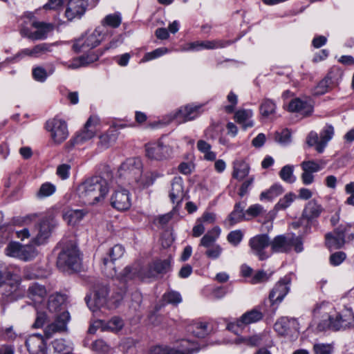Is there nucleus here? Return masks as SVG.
<instances>
[{
  "mask_svg": "<svg viewBox=\"0 0 354 354\" xmlns=\"http://www.w3.org/2000/svg\"><path fill=\"white\" fill-rule=\"evenodd\" d=\"M325 306H317L314 310L315 317H321L317 328L322 331L326 329L333 330H345L353 325L354 315L351 309L345 308L339 313L330 315L325 312Z\"/></svg>",
  "mask_w": 354,
  "mask_h": 354,
  "instance_id": "nucleus-1",
  "label": "nucleus"
},
{
  "mask_svg": "<svg viewBox=\"0 0 354 354\" xmlns=\"http://www.w3.org/2000/svg\"><path fill=\"white\" fill-rule=\"evenodd\" d=\"M77 192L84 203L95 205L104 201L109 192V185L104 178L93 176L81 183Z\"/></svg>",
  "mask_w": 354,
  "mask_h": 354,
  "instance_id": "nucleus-2",
  "label": "nucleus"
},
{
  "mask_svg": "<svg viewBox=\"0 0 354 354\" xmlns=\"http://www.w3.org/2000/svg\"><path fill=\"white\" fill-rule=\"evenodd\" d=\"M354 238V227L350 224H342L337 227L333 233L326 234V243L328 248L338 249L342 248L346 239Z\"/></svg>",
  "mask_w": 354,
  "mask_h": 354,
  "instance_id": "nucleus-3",
  "label": "nucleus"
},
{
  "mask_svg": "<svg viewBox=\"0 0 354 354\" xmlns=\"http://www.w3.org/2000/svg\"><path fill=\"white\" fill-rule=\"evenodd\" d=\"M270 247L272 252L283 253L288 252L292 248H295L297 252L303 250L302 241L299 236L292 235L291 236H286L284 235H279L275 236L272 241L270 240Z\"/></svg>",
  "mask_w": 354,
  "mask_h": 354,
  "instance_id": "nucleus-4",
  "label": "nucleus"
},
{
  "mask_svg": "<svg viewBox=\"0 0 354 354\" xmlns=\"http://www.w3.org/2000/svg\"><path fill=\"white\" fill-rule=\"evenodd\" d=\"M21 278L14 273H8L4 282L0 285L2 287V295L10 300H15L22 297L24 290L21 286Z\"/></svg>",
  "mask_w": 354,
  "mask_h": 354,
  "instance_id": "nucleus-5",
  "label": "nucleus"
},
{
  "mask_svg": "<svg viewBox=\"0 0 354 354\" xmlns=\"http://www.w3.org/2000/svg\"><path fill=\"white\" fill-rule=\"evenodd\" d=\"M334 127L331 124H326L321 131L319 136L315 131H311L307 137V144L315 146L319 153H322L328 142L333 138Z\"/></svg>",
  "mask_w": 354,
  "mask_h": 354,
  "instance_id": "nucleus-6",
  "label": "nucleus"
},
{
  "mask_svg": "<svg viewBox=\"0 0 354 354\" xmlns=\"http://www.w3.org/2000/svg\"><path fill=\"white\" fill-rule=\"evenodd\" d=\"M251 252L257 256L260 261L267 259L270 254L266 249L270 245V239L268 234H261L252 237L248 242Z\"/></svg>",
  "mask_w": 354,
  "mask_h": 354,
  "instance_id": "nucleus-7",
  "label": "nucleus"
},
{
  "mask_svg": "<svg viewBox=\"0 0 354 354\" xmlns=\"http://www.w3.org/2000/svg\"><path fill=\"white\" fill-rule=\"evenodd\" d=\"M57 263L63 269L77 270L80 266V258L77 248L71 246L64 249L58 256Z\"/></svg>",
  "mask_w": 354,
  "mask_h": 354,
  "instance_id": "nucleus-8",
  "label": "nucleus"
},
{
  "mask_svg": "<svg viewBox=\"0 0 354 354\" xmlns=\"http://www.w3.org/2000/svg\"><path fill=\"white\" fill-rule=\"evenodd\" d=\"M194 343L187 339L180 341L178 346L171 347L168 346H156L150 351V354H192L193 352L198 351Z\"/></svg>",
  "mask_w": 354,
  "mask_h": 354,
  "instance_id": "nucleus-9",
  "label": "nucleus"
},
{
  "mask_svg": "<svg viewBox=\"0 0 354 354\" xmlns=\"http://www.w3.org/2000/svg\"><path fill=\"white\" fill-rule=\"evenodd\" d=\"M100 41L101 32L95 29L91 33L76 39L73 45V50L77 53L86 52L97 46Z\"/></svg>",
  "mask_w": 354,
  "mask_h": 354,
  "instance_id": "nucleus-10",
  "label": "nucleus"
},
{
  "mask_svg": "<svg viewBox=\"0 0 354 354\" xmlns=\"http://www.w3.org/2000/svg\"><path fill=\"white\" fill-rule=\"evenodd\" d=\"M142 162L138 158H129L120 166L118 172L120 176L127 178L130 184H133L136 178L140 176Z\"/></svg>",
  "mask_w": 354,
  "mask_h": 354,
  "instance_id": "nucleus-11",
  "label": "nucleus"
},
{
  "mask_svg": "<svg viewBox=\"0 0 354 354\" xmlns=\"http://www.w3.org/2000/svg\"><path fill=\"white\" fill-rule=\"evenodd\" d=\"M124 248L120 244L115 245L109 252L107 257L102 259V271L108 277L116 276L114 261L121 258L124 254Z\"/></svg>",
  "mask_w": 354,
  "mask_h": 354,
  "instance_id": "nucleus-12",
  "label": "nucleus"
},
{
  "mask_svg": "<svg viewBox=\"0 0 354 354\" xmlns=\"http://www.w3.org/2000/svg\"><path fill=\"white\" fill-rule=\"evenodd\" d=\"M46 129L50 132V137L55 144H60L68 137V132L65 121L53 118L46 122Z\"/></svg>",
  "mask_w": 354,
  "mask_h": 354,
  "instance_id": "nucleus-13",
  "label": "nucleus"
},
{
  "mask_svg": "<svg viewBox=\"0 0 354 354\" xmlns=\"http://www.w3.org/2000/svg\"><path fill=\"white\" fill-rule=\"evenodd\" d=\"M71 319L68 311H63L58 314L55 320L48 324L44 328V336L46 339H50L56 333H63L67 330V324Z\"/></svg>",
  "mask_w": 354,
  "mask_h": 354,
  "instance_id": "nucleus-14",
  "label": "nucleus"
},
{
  "mask_svg": "<svg viewBox=\"0 0 354 354\" xmlns=\"http://www.w3.org/2000/svg\"><path fill=\"white\" fill-rule=\"evenodd\" d=\"M54 226L52 220L42 219L32 232V243L37 245L44 243L49 238Z\"/></svg>",
  "mask_w": 354,
  "mask_h": 354,
  "instance_id": "nucleus-15",
  "label": "nucleus"
},
{
  "mask_svg": "<svg viewBox=\"0 0 354 354\" xmlns=\"http://www.w3.org/2000/svg\"><path fill=\"white\" fill-rule=\"evenodd\" d=\"M146 156L151 160H164L171 157L173 149L169 145L159 142L145 146Z\"/></svg>",
  "mask_w": 354,
  "mask_h": 354,
  "instance_id": "nucleus-16",
  "label": "nucleus"
},
{
  "mask_svg": "<svg viewBox=\"0 0 354 354\" xmlns=\"http://www.w3.org/2000/svg\"><path fill=\"white\" fill-rule=\"evenodd\" d=\"M99 126L100 118L96 115L91 116L84 124V128L77 133L74 138L75 143H83L93 138L99 130Z\"/></svg>",
  "mask_w": 354,
  "mask_h": 354,
  "instance_id": "nucleus-17",
  "label": "nucleus"
},
{
  "mask_svg": "<svg viewBox=\"0 0 354 354\" xmlns=\"http://www.w3.org/2000/svg\"><path fill=\"white\" fill-rule=\"evenodd\" d=\"M291 279L285 276L273 287L269 294V300L272 305L280 304L290 291Z\"/></svg>",
  "mask_w": 354,
  "mask_h": 354,
  "instance_id": "nucleus-18",
  "label": "nucleus"
},
{
  "mask_svg": "<svg viewBox=\"0 0 354 354\" xmlns=\"http://www.w3.org/2000/svg\"><path fill=\"white\" fill-rule=\"evenodd\" d=\"M201 104H187L181 106L171 115V120L183 123L196 118L201 113Z\"/></svg>",
  "mask_w": 354,
  "mask_h": 354,
  "instance_id": "nucleus-19",
  "label": "nucleus"
},
{
  "mask_svg": "<svg viewBox=\"0 0 354 354\" xmlns=\"http://www.w3.org/2000/svg\"><path fill=\"white\" fill-rule=\"evenodd\" d=\"M6 254L9 257L24 261H28L36 255V252L32 247L22 245L18 243H10L6 249Z\"/></svg>",
  "mask_w": 354,
  "mask_h": 354,
  "instance_id": "nucleus-20",
  "label": "nucleus"
},
{
  "mask_svg": "<svg viewBox=\"0 0 354 354\" xmlns=\"http://www.w3.org/2000/svg\"><path fill=\"white\" fill-rule=\"evenodd\" d=\"M108 288L106 286H98L93 297L86 296L85 298L89 309L93 313L103 307L107 301Z\"/></svg>",
  "mask_w": 354,
  "mask_h": 354,
  "instance_id": "nucleus-21",
  "label": "nucleus"
},
{
  "mask_svg": "<svg viewBox=\"0 0 354 354\" xmlns=\"http://www.w3.org/2000/svg\"><path fill=\"white\" fill-rule=\"evenodd\" d=\"M136 275L145 277V274L140 272L138 266H127L122 272L117 275V279L121 284L120 290L118 293L116 301H120L124 294L127 286L126 283L128 281L133 279Z\"/></svg>",
  "mask_w": 354,
  "mask_h": 354,
  "instance_id": "nucleus-22",
  "label": "nucleus"
},
{
  "mask_svg": "<svg viewBox=\"0 0 354 354\" xmlns=\"http://www.w3.org/2000/svg\"><path fill=\"white\" fill-rule=\"evenodd\" d=\"M111 204L119 211L128 209L131 205L129 192L122 188L115 190L111 197Z\"/></svg>",
  "mask_w": 354,
  "mask_h": 354,
  "instance_id": "nucleus-23",
  "label": "nucleus"
},
{
  "mask_svg": "<svg viewBox=\"0 0 354 354\" xmlns=\"http://www.w3.org/2000/svg\"><path fill=\"white\" fill-rule=\"evenodd\" d=\"M88 6V0H68V6L65 16L71 21L76 17H81L85 12Z\"/></svg>",
  "mask_w": 354,
  "mask_h": 354,
  "instance_id": "nucleus-24",
  "label": "nucleus"
},
{
  "mask_svg": "<svg viewBox=\"0 0 354 354\" xmlns=\"http://www.w3.org/2000/svg\"><path fill=\"white\" fill-rule=\"evenodd\" d=\"M26 346L30 354H46V344L41 335L33 334L26 340Z\"/></svg>",
  "mask_w": 354,
  "mask_h": 354,
  "instance_id": "nucleus-25",
  "label": "nucleus"
},
{
  "mask_svg": "<svg viewBox=\"0 0 354 354\" xmlns=\"http://www.w3.org/2000/svg\"><path fill=\"white\" fill-rule=\"evenodd\" d=\"M339 74L334 71H330L327 76L323 79L315 89V95H323L328 91L332 86L337 84L338 82Z\"/></svg>",
  "mask_w": 354,
  "mask_h": 354,
  "instance_id": "nucleus-26",
  "label": "nucleus"
},
{
  "mask_svg": "<svg viewBox=\"0 0 354 354\" xmlns=\"http://www.w3.org/2000/svg\"><path fill=\"white\" fill-rule=\"evenodd\" d=\"M297 322L295 319L281 317L274 324L275 330L281 335H286L297 330Z\"/></svg>",
  "mask_w": 354,
  "mask_h": 354,
  "instance_id": "nucleus-27",
  "label": "nucleus"
},
{
  "mask_svg": "<svg viewBox=\"0 0 354 354\" xmlns=\"http://www.w3.org/2000/svg\"><path fill=\"white\" fill-rule=\"evenodd\" d=\"M27 295L35 304H39L45 300L47 295V290L44 286L34 283L29 286Z\"/></svg>",
  "mask_w": 354,
  "mask_h": 354,
  "instance_id": "nucleus-28",
  "label": "nucleus"
},
{
  "mask_svg": "<svg viewBox=\"0 0 354 354\" xmlns=\"http://www.w3.org/2000/svg\"><path fill=\"white\" fill-rule=\"evenodd\" d=\"M185 196L183 181L180 177H175L171 182L169 198L173 203L179 204Z\"/></svg>",
  "mask_w": 354,
  "mask_h": 354,
  "instance_id": "nucleus-29",
  "label": "nucleus"
},
{
  "mask_svg": "<svg viewBox=\"0 0 354 354\" xmlns=\"http://www.w3.org/2000/svg\"><path fill=\"white\" fill-rule=\"evenodd\" d=\"M288 111L297 112L304 116H307L312 113L313 108L306 102L302 101L299 98H295L289 103Z\"/></svg>",
  "mask_w": 354,
  "mask_h": 354,
  "instance_id": "nucleus-30",
  "label": "nucleus"
},
{
  "mask_svg": "<svg viewBox=\"0 0 354 354\" xmlns=\"http://www.w3.org/2000/svg\"><path fill=\"white\" fill-rule=\"evenodd\" d=\"M124 125L122 124L111 126L106 133L100 136V145L104 148H108L116 140L118 136V129H122Z\"/></svg>",
  "mask_w": 354,
  "mask_h": 354,
  "instance_id": "nucleus-31",
  "label": "nucleus"
},
{
  "mask_svg": "<svg viewBox=\"0 0 354 354\" xmlns=\"http://www.w3.org/2000/svg\"><path fill=\"white\" fill-rule=\"evenodd\" d=\"M170 267L168 260L156 261L149 266L148 270L145 273V277L151 278L156 277L158 274L166 272Z\"/></svg>",
  "mask_w": 354,
  "mask_h": 354,
  "instance_id": "nucleus-32",
  "label": "nucleus"
},
{
  "mask_svg": "<svg viewBox=\"0 0 354 354\" xmlns=\"http://www.w3.org/2000/svg\"><path fill=\"white\" fill-rule=\"evenodd\" d=\"M263 313L257 309L244 313L236 322V326L241 327L243 325H248L260 321L263 318Z\"/></svg>",
  "mask_w": 354,
  "mask_h": 354,
  "instance_id": "nucleus-33",
  "label": "nucleus"
},
{
  "mask_svg": "<svg viewBox=\"0 0 354 354\" xmlns=\"http://www.w3.org/2000/svg\"><path fill=\"white\" fill-rule=\"evenodd\" d=\"M322 211L323 208L321 205L315 201H310L306 205L302 216L308 221H310L319 216Z\"/></svg>",
  "mask_w": 354,
  "mask_h": 354,
  "instance_id": "nucleus-34",
  "label": "nucleus"
},
{
  "mask_svg": "<svg viewBox=\"0 0 354 354\" xmlns=\"http://www.w3.org/2000/svg\"><path fill=\"white\" fill-rule=\"evenodd\" d=\"M87 214L84 209H68L63 214V218L70 225L79 223Z\"/></svg>",
  "mask_w": 354,
  "mask_h": 354,
  "instance_id": "nucleus-35",
  "label": "nucleus"
},
{
  "mask_svg": "<svg viewBox=\"0 0 354 354\" xmlns=\"http://www.w3.org/2000/svg\"><path fill=\"white\" fill-rule=\"evenodd\" d=\"M162 176V174L157 171H149L138 176L133 181V183L136 184L139 187H147L153 184L155 180Z\"/></svg>",
  "mask_w": 354,
  "mask_h": 354,
  "instance_id": "nucleus-36",
  "label": "nucleus"
},
{
  "mask_svg": "<svg viewBox=\"0 0 354 354\" xmlns=\"http://www.w3.org/2000/svg\"><path fill=\"white\" fill-rule=\"evenodd\" d=\"M32 26L37 28V30L32 33L30 37L32 39L39 40L46 37L47 34L53 30V25L39 21H34Z\"/></svg>",
  "mask_w": 354,
  "mask_h": 354,
  "instance_id": "nucleus-37",
  "label": "nucleus"
},
{
  "mask_svg": "<svg viewBox=\"0 0 354 354\" xmlns=\"http://www.w3.org/2000/svg\"><path fill=\"white\" fill-rule=\"evenodd\" d=\"M252 115L251 110L242 109L235 113L234 118L236 122L241 124L243 129H245L254 125V122L251 120Z\"/></svg>",
  "mask_w": 354,
  "mask_h": 354,
  "instance_id": "nucleus-38",
  "label": "nucleus"
},
{
  "mask_svg": "<svg viewBox=\"0 0 354 354\" xmlns=\"http://www.w3.org/2000/svg\"><path fill=\"white\" fill-rule=\"evenodd\" d=\"M245 203H237L232 212L229 215L230 225L232 226L243 220H246V213L244 212Z\"/></svg>",
  "mask_w": 354,
  "mask_h": 354,
  "instance_id": "nucleus-39",
  "label": "nucleus"
},
{
  "mask_svg": "<svg viewBox=\"0 0 354 354\" xmlns=\"http://www.w3.org/2000/svg\"><path fill=\"white\" fill-rule=\"evenodd\" d=\"M250 167L247 162L243 160H238L234 163L232 177L238 180H243L248 176Z\"/></svg>",
  "mask_w": 354,
  "mask_h": 354,
  "instance_id": "nucleus-40",
  "label": "nucleus"
},
{
  "mask_svg": "<svg viewBox=\"0 0 354 354\" xmlns=\"http://www.w3.org/2000/svg\"><path fill=\"white\" fill-rule=\"evenodd\" d=\"M97 55L93 54L91 55H82L76 57L72 60L71 64L67 65V67L71 69H76L80 67H84L97 60Z\"/></svg>",
  "mask_w": 354,
  "mask_h": 354,
  "instance_id": "nucleus-41",
  "label": "nucleus"
},
{
  "mask_svg": "<svg viewBox=\"0 0 354 354\" xmlns=\"http://www.w3.org/2000/svg\"><path fill=\"white\" fill-rule=\"evenodd\" d=\"M220 234L221 228L218 226L214 227L202 237L200 245L205 248L214 245L213 243L218 239Z\"/></svg>",
  "mask_w": 354,
  "mask_h": 354,
  "instance_id": "nucleus-42",
  "label": "nucleus"
},
{
  "mask_svg": "<svg viewBox=\"0 0 354 354\" xmlns=\"http://www.w3.org/2000/svg\"><path fill=\"white\" fill-rule=\"evenodd\" d=\"M65 302L64 295L56 293L51 295L48 301V309L52 313H58Z\"/></svg>",
  "mask_w": 354,
  "mask_h": 354,
  "instance_id": "nucleus-43",
  "label": "nucleus"
},
{
  "mask_svg": "<svg viewBox=\"0 0 354 354\" xmlns=\"http://www.w3.org/2000/svg\"><path fill=\"white\" fill-rule=\"evenodd\" d=\"M325 166L323 160H304L301 163L302 171L310 173H316L321 171Z\"/></svg>",
  "mask_w": 354,
  "mask_h": 354,
  "instance_id": "nucleus-44",
  "label": "nucleus"
},
{
  "mask_svg": "<svg viewBox=\"0 0 354 354\" xmlns=\"http://www.w3.org/2000/svg\"><path fill=\"white\" fill-rule=\"evenodd\" d=\"M283 192V187L279 184H274L270 188L260 194V200L272 201Z\"/></svg>",
  "mask_w": 354,
  "mask_h": 354,
  "instance_id": "nucleus-45",
  "label": "nucleus"
},
{
  "mask_svg": "<svg viewBox=\"0 0 354 354\" xmlns=\"http://www.w3.org/2000/svg\"><path fill=\"white\" fill-rule=\"evenodd\" d=\"M189 331L198 337H204L208 333L207 324L205 322H196L189 327Z\"/></svg>",
  "mask_w": 354,
  "mask_h": 354,
  "instance_id": "nucleus-46",
  "label": "nucleus"
},
{
  "mask_svg": "<svg viewBox=\"0 0 354 354\" xmlns=\"http://www.w3.org/2000/svg\"><path fill=\"white\" fill-rule=\"evenodd\" d=\"M53 349L57 353H68L73 350V344L64 339H57L52 342Z\"/></svg>",
  "mask_w": 354,
  "mask_h": 354,
  "instance_id": "nucleus-47",
  "label": "nucleus"
},
{
  "mask_svg": "<svg viewBox=\"0 0 354 354\" xmlns=\"http://www.w3.org/2000/svg\"><path fill=\"white\" fill-rule=\"evenodd\" d=\"M294 166L286 165L281 168L279 171V176L284 182L288 183H293L296 181V176L293 174Z\"/></svg>",
  "mask_w": 354,
  "mask_h": 354,
  "instance_id": "nucleus-48",
  "label": "nucleus"
},
{
  "mask_svg": "<svg viewBox=\"0 0 354 354\" xmlns=\"http://www.w3.org/2000/svg\"><path fill=\"white\" fill-rule=\"evenodd\" d=\"M122 22V17L119 12L106 15L102 21V26H109L113 28H118Z\"/></svg>",
  "mask_w": 354,
  "mask_h": 354,
  "instance_id": "nucleus-49",
  "label": "nucleus"
},
{
  "mask_svg": "<svg viewBox=\"0 0 354 354\" xmlns=\"http://www.w3.org/2000/svg\"><path fill=\"white\" fill-rule=\"evenodd\" d=\"M124 326V322L122 319L115 317L108 321L104 326L103 329L118 333Z\"/></svg>",
  "mask_w": 354,
  "mask_h": 354,
  "instance_id": "nucleus-50",
  "label": "nucleus"
},
{
  "mask_svg": "<svg viewBox=\"0 0 354 354\" xmlns=\"http://www.w3.org/2000/svg\"><path fill=\"white\" fill-rule=\"evenodd\" d=\"M275 109V103L270 99H264L260 106V113L264 117H268L274 113Z\"/></svg>",
  "mask_w": 354,
  "mask_h": 354,
  "instance_id": "nucleus-51",
  "label": "nucleus"
},
{
  "mask_svg": "<svg viewBox=\"0 0 354 354\" xmlns=\"http://www.w3.org/2000/svg\"><path fill=\"white\" fill-rule=\"evenodd\" d=\"M296 197V195L292 192L286 194L283 198H280L278 203L275 205V209H286L290 206L292 203L295 200Z\"/></svg>",
  "mask_w": 354,
  "mask_h": 354,
  "instance_id": "nucleus-52",
  "label": "nucleus"
},
{
  "mask_svg": "<svg viewBox=\"0 0 354 354\" xmlns=\"http://www.w3.org/2000/svg\"><path fill=\"white\" fill-rule=\"evenodd\" d=\"M56 190V187L54 185L50 183H45L42 184L37 192L36 196L39 198H43L48 197L53 194Z\"/></svg>",
  "mask_w": 354,
  "mask_h": 354,
  "instance_id": "nucleus-53",
  "label": "nucleus"
},
{
  "mask_svg": "<svg viewBox=\"0 0 354 354\" xmlns=\"http://www.w3.org/2000/svg\"><path fill=\"white\" fill-rule=\"evenodd\" d=\"M230 42L229 41L224 40H212V41H205L200 43L201 49H216L221 48L229 45Z\"/></svg>",
  "mask_w": 354,
  "mask_h": 354,
  "instance_id": "nucleus-54",
  "label": "nucleus"
},
{
  "mask_svg": "<svg viewBox=\"0 0 354 354\" xmlns=\"http://www.w3.org/2000/svg\"><path fill=\"white\" fill-rule=\"evenodd\" d=\"M265 212L262 205L259 204H254L250 205L246 210V220H250L252 218L257 217Z\"/></svg>",
  "mask_w": 354,
  "mask_h": 354,
  "instance_id": "nucleus-55",
  "label": "nucleus"
},
{
  "mask_svg": "<svg viewBox=\"0 0 354 354\" xmlns=\"http://www.w3.org/2000/svg\"><path fill=\"white\" fill-rule=\"evenodd\" d=\"M168 52V49L166 48H158L156 50L146 53L143 58L141 59V62H146L153 59L158 58Z\"/></svg>",
  "mask_w": 354,
  "mask_h": 354,
  "instance_id": "nucleus-56",
  "label": "nucleus"
},
{
  "mask_svg": "<svg viewBox=\"0 0 354 354\" xmlns=\"http://www.w3.org/2000/svg\"><path fill=\"white\" fill-rule=\"evenodd\" d=\"M0 336L6 341H13L17 337V333L13 326L3 327L0 328Z\"/></svg>",
  "mask_w": 354,
  "mask_h": 354,
  "instance_id": "nucleus-57",
  "label": "nucleus"
},
{
  "mask_svg": "<svg viewBox=\"0 0 354 354\" xmlns=\"http://www.w3.org/2000/svg\"><path fill=\"white\" fill-rule=\"evenodd\" d=\"M205 255L211 259H217L223 252V248L218 244L206 248Z\"/></svg>",
  "mask_w": 354,
  "mask_h": 354,
  "instance_id": "nucleus-58",
  "label": "nucleus"
},
{
  "mask_svg": "<svg viewBox=\"0 0 354 354\" xmlns=\"http://www.w3.org/2000/svg\"><path fill=\"white\" fill-rule=\"evenodd\" d=\"M333 347L330 344L317 343L313 346L315 354H332Z\"/></svg>",
  "mask_w": 354,
  "mask_h": 354,
  "instance_id": "nucleus-59",
  "label": "nucleus"
},
{
  "mask_svg": "<svg viewBox=\"0 0 354 354\" xmlns=\"http://www.w3.org/2000/svg\"><path fill=\"white\" fill-rule=\"evenodd\" d=\"M243 237V232L241 230H237L230 232L227 235V239L229 243L236 246L241 243Z\"/></svg>",
  "mask_w": 354,
  "mask_h": 354,
  "instance_id": "nucleus-60",
  "label": "nucleus"
},
{
  "mask_svg": "<svg viewBox=\"0 0 354 354\" xmlns=\"http://www.w3.org/2000/svg\"><path fill=\"white\" fill-rule=\"evenodd\" d=\"M93 350L102 353H109L111 350L110 346L103 339H99L92 344Z\"/></svg>",
  "mask_w": 354,
  "mask_h": 354,
  "instance_id": "nucleus-61",
  "label": "nucleus"
},
{
  "mask_svg": "<svg viewBox=\"0 0 354 354\" xmlns=\"http://www.w3.org/2000/svg\"><path fill=\"white\" fill-rule=\"evenodd\" d=\"M50 45L46 43L38 44L32 48V57H38L50 51Z\"/></svg>",
  "mask_w": 354,
  "mask_h": 354,
  "instance_id": "nucleus-62",
  "label": "nucleus"
},
{
  "mask_svg": "<svg viewBox=\"0 0 354 354\" xmlns=\"http://www.w3.org/2000/svg\"><path fill=\"white\" fill-rule=\"evenodd\" d=\"M164 300L169 304L176 305L181 302L182 298L180 295L174 291L165 293L163 295Z\"/></svg>",
  "mask_w": 354,
  "mask_h": 354,
  "instance_id": "nucleus-63",
  "label": "nucleus"
},
{
  "mask_svg": "<svg viewBox=\"0 0 354 354\" xmlns=\"http://www.w3.org/2000/svg\"><path fill=\"white\" fill-rule=\"evenodd\" d=\"M48 75L46 69L41 66H37L32 70V76L36 81L44 82Z\"/></svg>",
  "mask_w": 354,
  "mask_h": 354,
  "instance_id": "nucleus-64",
  "label": "nucleus"
}]
</instances>
